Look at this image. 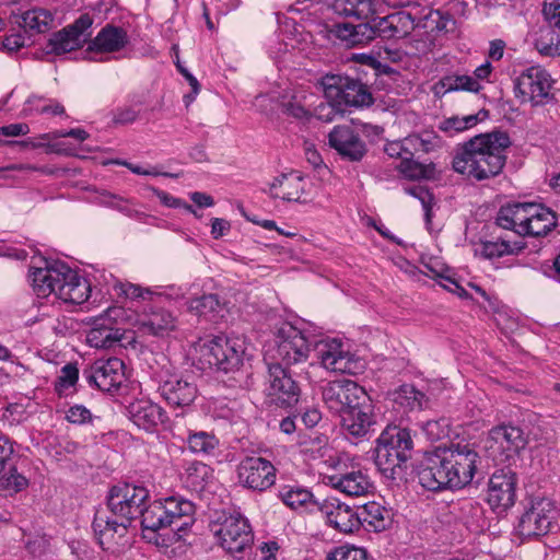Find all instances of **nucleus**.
<instances>
[{
	"mask_svg": "<svg viewBox=\"0 0 560 560\" xmlns=\"http://www.w3.org/2000/svg\"><path fill=\"white\" fill-rule=\"evenodd\" d=\"M107 510L130 524L141 517L142 530L156 533L174 527L178 539L195 523V504L182 495H171L149 502L150 491L142 485L118 482L107 494Z\"/></svg>",
	"mask_w": 560,
	"mask_h": 560,
	"instance_id": "1",
	"label": "nucleus"
},
{
	"mask_svg": "<svg viewBox=\"0 0 560 560\" xmlns=\"http://www.w3.org/2000/svg\"><path fill=\"white\" fill-rule=\"evenodd\" d=\"M480 456L470 444H452L425 452L417 475L420 485L430 491L462 489L469 485L476 474Z\"/></svg>",
	"mask_w": 560,
	"mask_h": 560,
	"instance_id": "2",
	"label": "nucleus"
},
{
	"mask_svg": "<svg viewBox=\"0 0 560 560\" xmlns=\"http://www.w3.org/2000/svg\"><path fill=\"white\" fill-rule=\"evenodd\" d=\"M511 143L504 131L480 133L456 150L453 170L477 182L492 178L502 172Z\"/></svg>",
	"mask_w": 560,
	"mask_h": 560,
	"instance_id": "3",
	"label": "nucleus"
},
{
	"mask_svg": "<svg viewBox=\"0 0 560 560\" xmlns=\"http://www.w3.org/2000/svg\"><path fill=\"white\" fill-rule=\"evenodd\" d=\"M415 28L412 12H395L383 18H373L358 24L345 22L331 25L329 33L348 48L363 46L376 36L382 38H401Z\"/></svg>",
	"mask_w": 560,
	"mask_h": 560,
	"instance_id": "4",
	"label": "nucleus"
},
{
	"mask_svg": "<svg viewBox=\"0 0 560 560\" xmlns=\"http://www.w3.org/2000/svg\"><path fill=\"white\" fill-rule=\"evenodd\" d=\"M319 84L328 104L318 105L316 112L318 118L326 121L332 120L336 112L370 106L374 102L368 85L357 78L327 73L322 77Z\"/></svg>",
	"mask_w": 560,
	"mask_h": 560,
	"instance_id": "5",
	"label": "nucleus"
},
{
	"mask_svg": "<svg viewBox=\"0 0 560 560\" xmlns=\"http://www.w3.org/2000/svg\"><path fill=\"white\" fill-rule=\"evenodd\" d=\"M32 283L37 296L55 294L57 299L73 304L85 302L91 291L86 279L66 265L35 269L32 273Z\"/></svg>",
	"mask_w": 560,
	"mask_h": 560,
	"instance_id": "6",
	"label": "nucleus"
},
{
	"mask_svg": "<svg viewBox=\"0 0 560 560\" xmlns=\"http://www.w3.org/2000/svg\"><path fill=\"white\" fill-rule=\"evenodd\" d=\"M413 440L407 428L388 425L376 440L374 462L387 478L396 479L404 472V465L411 458Z\"/></svg>",
	"mask_w": 560,
	"mask_h": 560,
	"instance_id": "7",
	"label": "nucleus"
},
{
	"mask_svg": "<svg viewBox=\"0 0 560 560\" xmlns=\"http://www.w3.org/2000/svg\"><path fill=\"white\" fill-rule=\"evenodd\" d=\"M275 363L290 368L305 363L311 354V343L304 334L289 323L282 324L273 340V346L268 350Z\"/></svg>",
	"mask_w": 560,
	"mask_h": 560,
	"instance_id": "8",
	"label": "nucleus"
},
{
	"mask_svg": "<svg viewBox=\"0 0 560 560\" xmlns=\"http://www.w3.org/2000/svg\"><path fill=\"white\" fill-rule=\"evenodd\" d=\"M211 532L218 538L220 546L233 556L244 553L254 542L250 524L240 513L219 517L211 524Z\"/></svg>",
	"mask_w": 560,
	"mask_h": 560,
	"instance_id": "9",
	"label": "nucleus"
},
{
	"mask_svg": "<svg viewBox=\"0 0 560 560\" xmlns=\"http://www.w3.org/2000/svg\"><path fill=\"white\" fill-rule=\"evenodd\" d=\"M196 350L201 363L225 373L238 369L244 354L242 346L236 340L225 337L207 340L200 343Z\"/></svg>",
	"mask_w": 560,
	"mask_h": 560,
	"instance_id": "10",
	"label": "nucleus"
},
{
	"mask_svg": "<svg viewBox=\"0 0 560 560\" xmlns=\"http://www.w3.org/2000/svg\"><path fill=\"white\" fill-rule=\"evenodd\" d=\"M158 382L161 397L172 407H188L197 398L198 389L192 377L173 370L172 366L160 370Z\"/></svg>",
	"mask_w": 560,
	"mask_h": 560,
	"instance_id": "11",
	"label": "nucleus"
},
{
	"mask_svg": "<svg viewBox=\"0 0 560 560\" xmlns=\"http://www.w3.org/2000/svg\"><path fill=\"white\" fill-rule=\"evenodd\" d=\"M366 392L355 382L340 378L328 382L322 388V398L327 409L339 417L365 401Z\"/></svg>",
	"mask_w": 560,
	"mask_h": 560,
	"instance_id": "12",
	"label": "nucleus"
},
{
	"mask_svg": "<svg viewBox=\"0 0 560 560\" xmlns=\"http://www.w3.org/2000/svg\"><path fill=\"white\" fill-rule=\"evenodd\" d=\"M557 516L555 504L549 499H536L521 515L517 532L522 537L532 538L546 535Z\"/></svg>",
	"mask_w": 560,
	"mask_h": 560,
	"instance_id": "13",
	"label": "nucleus"
},
{
	"mask_svg": "<svg viewBox=\"0 0 560 560\" xmlns=\"http://www.w3.org/2000/svg\"><path fill=\"white\" fill-rule=\"evenodd\" d=\"M517 475L509 467L497 469L490 477L487 502L497 514H503L516 502Z\"/></svg>",
	"mask_w": 560,
	"mask_h": 560,
	"instance_id": "14",
	"label": "nucleus"
},
{
	"mask_svg": "<svg viewBox=\"0 0 560 560\" xmlns=\"http://www.w3.org/2000/svg\"><path fill=\"white\" fill-rule=\"evenodd\" d=\"M125 314L122 307L110 306L97 316L86 336L89 345L96 349L115 347L122 338V329L116 325L125 318Z\"/></svg>",
	"mask_w": 560,
	"mask_h": 560,
	"instance_id": "15",
	"label": "nucleus"
},
{
	"mask_svg": "<svg viewBox=\"0 0 560 560\" xmlns=\"http://www.w3.org/2000/svg\"><path fill=\"white\" fill-rule=\"evenodd\" d=\"M276 468L260 456H246L237 466L238 482L254 491H266L276 482Z\"/></svg>",
	"mask_w": 560,
	"mask_h": 560,
	"instance_id": "16",
	"label": "nucleus"
},
{
	"mask_svg": "<svg viewBox=\"0 0 560 560\" xmlns=\"http://www.w3.org/2000/svg\"><path fill=\"white\" fill-rule=\"evenodd\" d=\"M83 376L102 392H115L126 381L125 364L116 357L96 360L90 369L83 371Z\"/></svg>",
	"mask_w": 560,
	"mask_h": 560,
	"instance_id": "17",
	"label": "nucleus"
},
{
	"mask_svg": "<svg viewBox=\"0 0 560 560\" xmlns=\"http://www.w3.org/2000/svg\"><path fill=\"white\" fill-rule=\"evenodd\" d=\"M552 79L547 70L541 67H530L525 70L515 82V89L533 105H541L551 98L550 90Z\"/></svg>",
	"mask_w": 560,
	"mask_h": 560,
	"instance_id": "18",
	"label": "nucleus"
},
{
	"mask_svg": "<svg viewBox=\"0 0 560 560\" xmlns=\"http://www.w3.org/2000/svg\"><path fill=\"white\" fill-rule=\"evenodd\" d=\"M526 444L523 430L515 425H497L489 432L488 447L492 454L500 456L499 460L502 463L518 455Z\"/></svg>",
	"mask_w": 560,
	"mask_h": 560,
	"instance_id": "19",
	"label": "nucleus"
},
{
	"mask_svg": "<svg viewBox=\"0 0 560 560\" xmlns=\"http://www.w3.org/2000/svg\"><path fill=\"white\" fill-rule=\"evenodd\" d=\"M268 384L266 390L271 402L285 408L298 402L300 388L285 366L280 363L269 364Z\"/></svg>",
	"mask_w": 560,
	"mask_h": 560,
	"instance_id": "20",
	"label": "nucleus"
},
{
	"mask_svg": "<svg viewBox=\"0 0 560 560\" xmlns=\"http://www.w3.org/2000/svg\"><path fill=\"white\" fill-rule=\"evenodd\" d=\"M131 524L113 516L108 510L96 511L93 520V530L98 545L103 550L114 551L126 537Z\"/></svg>",
	"mask_w": 560,
	"mask_h": 560,
	"instance_id": "21",
	"label": "nucleus"
},
{
	"mask_svg": "<svg viewBox=\"0 0 560 560\" xmlns=\"http://www.w3.org/2000/svg\"><path fill=\"white\" fill-rule=\"evenodd\" d=\"M315 354L320 365L331 372L354 374L357 361L340 340H322L315 346Z\"/></svg>",
	"mask_w": 560,
	"mask_h": 560,
	"instance_id": "22",
	"label": "nucleus"
},
{
	"mask_svg": "<svg viewBox=\"0 0 560 560\" xmlns=\"http://www.w3.org/2000/svg\"><path fill=\"white\" fill-rule=\"evenodd\" d=\"M13 454L12 441L7 436H0V491L10 495L28 486V480L16 469Z\"/></svg>",
	"mask_w": 560,
	"mask_h": 560,
	"instance_id": "23",
	"label": "nucleus"
},
{
	"mask_svg": "<svg viewBox=\"0 0 560 560\" xmlns=\"http://www.w3.org/2000/svg\"><path fill=\"white\" fill-rule=\"evenodd\" d=\"M328 143L338 154L350 162H359L366 154V145L350 126H336L328 133Z\"/></svg>",
	"mask_w": 560,
	"mask_h": 560,
	"instance_id": "24",
	"label": "nucleus"
},
{
	"mask_svg": "<svg viewBox=\"0 0 560 560\" xmlns=\"http://www.w3.org/2000/svg\"><path fill=\"white\" fill-rule=\"evenodd\" d=\"M329 526L340 533L349 534L360 528L361 516L346 503L336 498H328L319 504Z\"/></svg>",
	"mask_w": 560,
	"mask_h": 560,
	"instance_id": "25",
	"label": "nucleus"
},
{
	"mask_svg": "<svg viewBox=\"0 0 560 560\" xmlns=\"http://www.w3.org/2000/svg\"><path fill=\"white\" fill-rule=\"evenodd\" d=\"M342 429L350 435L361 438L366 435L375 424L373 406L369 396L365 401H360L353 409H349L341 416Z\"/></svg>",
	"mask_w": 560,
	"mask_h": 560,
	"instance_id": "26",
	"label": "nucleus"
},
{
	"mask_svg": "<svg viewBox=\"0 0 560 560\" xmlns=\"http://www.w3.org/2000/svg\"><path fill=\"white\" fill-rule=\"evenodd\" d=\"M533 205L534 202H513L502 206L497 213V225L525 236L529 211L534 209Z\"/></svg>",
	"mask_w": 560,
	"mask_h": 560,
	"instance_id": "27",
	"label": "nucleus"
},
{
	"mask_svg": "<svg viewBox=\"0 0 560 560\" xmlns=\"http://www.w3.org/2000/svg\"><path fill=\"white\" fill-rule=\"evenodd\" d=\"M128 411L132 422L145 431H153L167 420L166 411L158 404L147 399L130 404Z\"/></svg>",
	"mask_w": 560,
	"mask_h": 560,
	"instance_id": "28",
	"label": "nucleus"
},
{
	"mask_svg": "<svg viewBox=\"0 0 560 560\" xmlns=\"http://www.w3.org/2000/svg\"><path fill=\"white\" fill-rule=\"evenodd\" d=\"M328 485L331 488L349 497H362L370 493L373 483L362 470H351L343 474L328 476Z\"/></svg>",
	"mask_w": 560,
	"mask_h": 560,
	"instance_id": "29",
	"label": "nucleus"
},
{
	"mask_svg": "<svg viewBox=\"0 0 560 560\" xmlns=\"http://www.w3.org/2000/svg\"><path fill=\"white\" fill-rule=\"evenodd\" d=\"M140 324L144 332L164 337L175 330L177 319L170 311L163 307L148 305L144 307Z\"/></svg>",
	"mask_w": 560,
	"mask_h": 560,
	"instance_id": "30",
	"label": "nucleus"
},
{
	"mask_svg": "<svg viewBox=\"0 0 560 560\" xmlns=\"http://www.w3.org/2000/svg\"><path fill=\"white\" fill-rule=\"evenodd\" d=\"M262 191L272 198L285 201H299L304 192V180L299 174H280Z\"/></svg>",
	"mask_w": 560,
	"mask_h": 560,
	"instance_id": "31",
	"label": "nucleus"
},
{
	"mask_svg": "<svg viewBox=\"0 0 560 560\" xmlns=\"http://www.w3.org/2000/svg\"><path fill=\"white\" fill-rule=\"evenodd\" d=\"M127 32L119 26L105 25L97 35L89 42L88 51L117 52L128 44Z\"/></svg>",
	"mask_w": 560,
	"mask_h": 560,
	"instance_id": "32",
	"label": "nucleus"
},
{
	"mask_svg": "<svg viewBox=\"0 0 560 560\" xmlns=\"http://www.w3.org/2000/svg\"><path fill=\"white\" fill-rule=\"evenodd\" d=\"M415 27L424 28L430 33L453 32L456 26L455 19L441 10L423 9L420 13H412Z\"/></svg>",
	"mask_w": 560,
	"mask_h": 560,
	"instance_id": "33",
	"label": "nucleus"
},
{
	"mask_svg": "<svg viewBox=\"0 0 560 560\" xmlns=\"http://www.w3.org/2000/svg\"><path fill=\"white\" fill-rule=\"evenodd\" d=\"M14 23L30 34H39L52 27L54 14L46 9L34 8L22 13H13Z\"/></svg>",
	"mask_w": 560,
	"mask_h": 560,
	"instance_id": "34",
	"label": "nucleus"
},
{
	"mask_svg": "<svg viewBox=\"0 0 560 560\" xmlns=\"http://www.w3.org/2000/svg\"><path fill=\"white\" fill-rule=\"evenodd\" d=\"M533 208V211H529L525 236H545L557 226V214L541 203L534 202Z\"/></svg>",
	"mask_w": 560,
	"mask_h": 560,
	"instance_id": "35",
	"label": "nucleus"
},
{
	"mask_svg": "<svg viewBox=\"0 0 560 560\" xmlns=\"http://www.w3.org/2000/svg\"><path fill=\"white\" fill-rule=\"evenodd\" d=\"M523 248L524 243L522 242H510L499 238L498 241H481L475 252L483 258L493 259L518 254Z\"/></svg>",
	"mask_w": 560,
	"mask_h": 560,
	"instance_id": "36",
	"label": "nucleus"
},
{
	"mask_svg": "<svg viewBox=\"0 0 560 560\" xmlns=\"http://www.w3.org/2000/svg\"><path fill=\"white\" fill-rule=\"evenodd\" d=\"M537 51L545 57L560 56V28L547 24L539 28L534 42Z\"/></svg>",
	"mask_w": 560,
	"mask_h": 560,
	"instance_id": "37",
	"label": "nucleus"
},
{
	"mask_svg": "<svg viewBox=\"0 0 560 560\" xmlns=\"http://www.w3.org/2000/svg\"><path fill=\"white\" fill-rule=\"evenodd\" d=\"M187 447L195 455L213 456L220 446V440L211 432L189 431Z\"/></svg>",
	"mask_w": 560,
	"mask_h": 560,
	"instance_id": "38",
	"label": "nucleus"
},
{
	"mask_svg": "<svg viewBox=\"0 0 560 560\" xmlns=\"http://www.w3.org/2000/svg\"><path fill=\"white\" fill-rule=\"evenodd\" d=\"M279 498L292 510L308 509L310 505H317L319 508L320 504L314 500L311 491L301 487L283 486L279 490Z\"/></svg>",
	"mask_w": 560,
	"mask_h": 560,
	"instance_id": "39",
	"label": "nucleus"
},
{
	"mask_svg": "<svg viewBox=\"0 0 560 560\" xmlns=\"http://www.w3.org/2000/svg\"><path fill=\"white\" fill-rule=\"evenodd\" d=\"M393 401L404 410L422 409L427 402V396L413 385L405 384L394 392Z\"/></svg>",
	"mask_w": 560,
	"mask_h": 560,
	"instance_id": "40",
	"label": "nucleus"
},
{
	"mask_svg": "<svg viewBox=\"0 0 560 560\" xmlns=\"http://www.w3.org/2000/svg\"><path fill=\"white\" fill-rule=\"evenodd\" d=\"M334 10L340 15L368 19L374 12V0H335Z\"/></svg>",
	"mask_w": 560,
	"mask_h": 560,
	"instance_id": "41",
	"label": "nucleus"
},
{
	"mask_svg": "<svg viewBox=\"0 0 560 560\" xmlns=\"http://www.w3.org/2000/svg\"><path fill=\"white\" fill-rule=\"evenodd\" d=\"M361 523H368L375 532L386 528L389 520V511L376 502H369L362 506Z\"/></svg>",
	"mask_w": 560,
	"mask_h": 560,
	"instance_id": "42",
	"label": "nucleus"
},
{
	"mask_svg": "<svg viewBox=\"0 0 560 560\" xmlns=\"http://www.w3.org/2000/svg\"><path fill=\"white\" fill-rule=\"evenodd\" d=\"M79 37H75L67 27L54 33L48 40L50 52L56 55L66 54L82 47Z\"/></svg>",
	"mask_w": 560,
	"mask_h": 560,
	"instance_id": "43",
	"label": "nucleus"
},
{
	"mask_svg": "<svg viewBox=\"0 0 560 560\" xmlns=\"http://www.w3.org/2000/svg\"><path fill=\"white\" fill-rule=\"evenodd\" d=\"M208 476V465L198 460L186 463L183 479L187 487L191 488L192 490L201 489Z\"/></svg>",
	"mask_w": 560,
	"mask_h": 560,
	"instance_id": "44",
	"label": "nucleus"
},
{
	"mask_svg": "<svg viewBox=\"0 0 560 560\" xmlns=\"http://www.w3.org/2000/svg\"><path fill=\"white\" fill-rule=\"evenodd\" d=\"M441 84L446 92L467 91L478 93L482 86L472 77L467 74H450L441 79Z\"/></svg>",
	"mask_w": 560,
	"mask_h": 560,
	"instance_id": "45",
	"label": "nucleus"
},
{
	"mask_svg": "<svg viewBox=\"0 0 560 560\" xmlns=\"http://www.w3.org/2000/svg\"><path fill=\"white\" fill-rule=\"evenodd\" d=\"M325 560H369V555L364 548L342 545L329 550Z\"/></svg>",
	"mask_w": 560,
	"mask_h": 560,
	"instance_id": "46",
	"label": "nucleus"
},
{
	"mask_svg": "<svg viewBox=\"0 0 560 560\" xmlns=\"http://www.w3.org/2000/svg\"><path fill=\"white\" fill-rule=\"evenodd\" d=\"M79 378V370L75 364L68 363L61 368L60 374L57 377L55 389L59 395H65L66 392L75 385Z\"/></svg>",
	"mask_w": 560,
	"mask_h": 560,
	"instance_id": "47",
	"label": "nucleus"
},
{
	"mask_svg": "<svg viewBox=\"0 0 560 560\" xmlns=\"http://www.w3.org/2000/svg\"><path fill=\"white\" fill-rule=\"evenodd\" d=\"M220 307L221 304L215 294H205L189 302V310L200 316L217 312Z\"/></svg>",
	"mask_w": 560,
	"mask_h": 560,
	"instance_id": "48",
	"label": "nucleus"
},
{
	"mask_svg": "<svg viewBox=\"0 0 560 560\" xmlns=\"http://www.w3.org/2000/svg\"><path fill=\"white\" fill-rule=\"evenodd\" d=\"M93 18L89 13L81 14L72 24L66 26L84 45L91 36Z\"/></svg>",
	"mask_w": 560,
	"mask_h": 560,
	"instance_id": "49",
	"label": "nucleus"
},
{
	"mask_svg": "<svg viewBox=\"0 0 560 560\" xmlns=\"http://www.w3.org/2000/svg\"><path fill=\"white\" fill-rule=\"evenodd\" d=\"M115 290L117 294L125 295L131 300L141 299L143 301H149L154 295L150 289H145L132 283H119L115 285Z\"/></svg>",
	"mask_w": 560,
	"mask_h": 560,
	"instance_id": "50",
	"label": "nucleus"
},
{
	"mask_svg": "<svg viewBox=\"0 0 560 560\" xmlns=\"http://www.w3.org/2000/svg\"><path fill=\"white\" fill-rule=\"evenodd\" d=\"M401 174L410 179H419L425 177V166L419 162H416L413 158L404 159L397 166Z\"/></svg>",
	"mask_w": 560,
	"mask_h": 560,
	"instance_id": "51",
	"label": "nucleus"
},
{
	"mask_svg": "<svg viewBox=\"0 0 560 560\" xmlns=\"http://www.w3.org/2000/svg\"><path fill=\"white\" fill-rule=\"evenodd\" d=\"M421 152L429 153L441 147L440 137L432 130H423L416 133Z\"/></svg>",
	"mask_w": 560,
	"mask_h": 560,
	"instance_id": "52",
	"label": "nucleus"
},
{
	"mask_svg": "<svg viewBox=\"0 0 560 560\" xmlns=\"http://www.w3.org/2000/svg\"><path fill=\"white\" fill-rule=\"evenodd\" d=\"M407 192L416 197L422 203L428 222L431 220V202L433 200L432 194L422 186H415L407 189Z\"/></svg>",
	"mask_w": 560,
	"mask_h": 560,
	"instance_id": "53",
	"label": "nucleus"
},
{
	"mask_svg": "<svg viewBox=\"0 0 560 560\" xmlns=\"http://www.w3.org/2000/svg\"><path fill=\"white\" fill-rule=\"evenodd\" d=\"M66 418L74 424H84L92 421L91 411L83 405H74L67 411Z\"/></svg>",
	"mask_w": 560,
	"mask_h": 560,
	"instance_id": "54",
	"label": "nucleus"
},
{
	"mask_svg": "<svg viewBox=\"0 0 560 560\" xmlns=\"http://www.w3.org/2000/svg\"><path fill=\"white\" fill-rule=\"evenodd\" d=\"M542 13L549 24L560 28V0H545Z\"/></svg>",
	"mask_w": 560,
	"mask_h": 560,
	"instance_id": "55",
	"label": "nucleus"
},
{
	"mask_svg": "<svg viewBox=\"0 0 560 560\" xmlns=\"http://www.w3.org/2000/svg\"><path fill=\"white\" fill-rule=\"evenodd\" d=\"M67 137L73 138L78 141H84L89 138V133L84 129L74 128V129H70V130H58V131H54L51 133L44 135L43 139H50V138L58 139V138H67Z\"/></svg>",
	"mask_w": 560,
	"mask_h": 560,
	"instance_id": "56",
	"label": "nucleus"
},
{
	"mask_svg": "<svg viewBox=\"0 0 560 560\" xmlns=\"http://www.w3.org/2000/svg\"><path fill=\"white\" fill-rule=\"evenodd\" d=\"M138 112L132 107L117 108L113 121L118 125L131 124L137 120Z\"/></svg>",
	"mask_w": 560,
	"mask_h": 560,
	"instance_id": "57",
	"label": "nucleus"
},
{
	"mask_svg": "<svg viewBox=\"0 0 560 560\" xmlns=\"http://www.w3.org/2000/svg\"><path fill=\"white\" fill-rule=\"evenodd\" d=\"M439 128L440 130L447 132L450 135H453L454 132L464 131L465 129L463 127V117L453 116L446 118L440 122Z\"/></svg>",
	"mask_w": 560,
	"mask_h": 560,
	"instance_id": "58",
	"label": "nucleus"
},
{
	"mask_svg": "<svg viewBox=\"0 0 560 560\" xmlns=\"http://www.w3.org/2000/svg\"><path fill=\"white\" fill-rule=\"evenodd\" d=\"M30 131V127L27 124H11L8 126L1 127V135L5 137H19V136H25Z\"/></svg>",
	"mask_w": 560,
	"mask_h": 560,
	"instance_id": "59",
	"label": "nucleus"
},
{
	"mask_svg": "<svg viewBox=\"0 0 560 560\" xmlns=\"http://www.w3.org/2000/svg\"><path fill=\"white\" fill-rule=\"evenodd\" d=\"M230 229L231 224L228 220L215 218L212 220L211 235L213 236V238L218 240L226 235Z\"/></svg>",
	"mask_w": 560,
	"mask_h": 560,
	"instance_id": "60",
	"label": "nucleus"
},
{
	"mask_svg": "<svg viewBox=\"0 0 560 560\" xmlns=\"http://www.w3.org/2000/svg\"><path fill=\"white\" fill-rule=\"evenodd\" d=\"M401 142L405 151L404 159L413 158L416 153L421 152L416 135L408 136Z\"/></svg>",
	"mask_w": 560,
	"mask_h": 560,
	"instance_id": "61",
	"label": "nucleus"
},
{
	"mask_svg": "<svg viewBox=\"0 0 560 560\" xmlns=\"http://www.w3.org/2000/svg\"><path fill=\"white\" fill-rule=\"evenodd\" d=\"M152 191L155 194V196L160 199V201L166 206V207H170V208H179L182 207L183 205V200L179 199V198H175L173 197L172 195L163 191V190H159L156 188H152Z\"/></svg>",
	"mask_w": 560,
	"mask_h": 560,
	"instance_id": "62",
	"label": "nucleus"
},
{
	"mask_svg": "<svg viewBox=\"0 0 560 560\" xmlns=\"http://www.w3.org/2000/svg\"><path fill=\"white\" fill-rule=\"evenodd\" d=\"M284 113L299 119H303L308 116L307 109H305L301 104L293 102L284 104Z\"/></svg>",
	"mask_w": 560,
	"mask_h": 560,
	"instance_id": "63",
	"label": "nucleus"
},
{
	"mask_svg": "<svg viewBox=\"0 0 560 560\" xmlns=\"http://www.w3.org/2000/svg\"><path fill=\"white\" fill-rule=\"evenodd\" d=\"M322 420V412L317 408H311L303 412L302 421L307 428H314Z\"/></svg>",
	"mask_w": 560,
	"mask_h": 560,
	"instance_id": "64",
	"label": "nucleus"
}]
</instances>
